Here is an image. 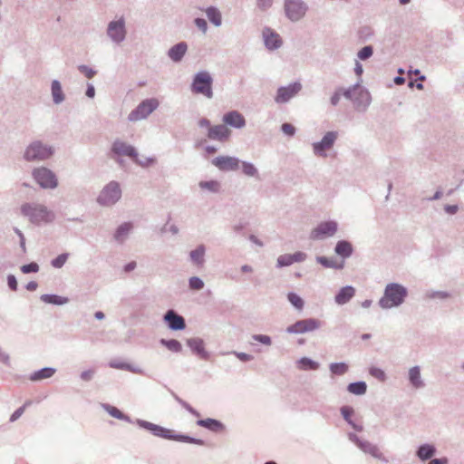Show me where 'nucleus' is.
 I'll return each instance as SVG.
<instances>
[{
    "instance_id": "43",
    "label": "nucleus",
    "mask_w": 464,
    "mask_h": 464,
    "mask_svg": "<svg viewBox=\"0 0 464 464\" xmlns=\"http://www.w3.org/2000/svg\"><path fill=\"white\" fill-rule=\"evenodd\" d=\"M369 372H370V374L372 377L376 378L377 380H379L381 382H383L385 380V373L382 369L377 368V367H371Z\"/></svg>"
},
{
    "instance_id": "58",
    "label": "nucleus",
    "mask_w": 464,
    "mask_h": 464,
    "mask_svg": "<svg viewBox=\"0 0 464 464\" xmlns=\"http://www.w3.org/2000/svg\"><path fill=\"white\" fill-rule=\"evenodd\" d=\"M94 372L92 370H87L82 372L81 378L83 381H90L93 376Z\"/></svg>"
},
{
    "instance_id": "32",
    "label": "nucleus",
    "mask_w": 464,
    "mask_h": 464,
    "mask_svg": "<svg viewBox=\"0 0 464 464\" xmlns=\"http://www.w3.org/2000/svg\"><path fill=\"white\" fill-rule=\"evenodd\" d=\"M409 378H410L411 383L415 388H420L422 386V382L420 380V372L419 367H412L411 369H410Z\"/></svg>"
},
{
    "instance_id": "7",
    "label": "nucleus",
    "mask_w": 464,
    "mask_h": 464,
    "mask_svg": "<svg viewBox=\"0 0 464 464\" xmlns=\"http://www.w3.org/2000/svg\"><path fill=\"white\" fill-rule=\"evenodd\" d=\"M158 106H159V102L156 99L145 100L136 108V110L132 111L130 113L129 120L130 121H136L145 119Z\"/></svg>"
},
{
    "instance_id": "22",
    "label": "nucleus",
    "mask_w": 464,
    "mask_h": 464,
    "mask_svg": "<svg viewBox=\"0 0 464 464\" xmlns=\"http://www.w3.org/2000/svg\"><path fill=\"white\" fill-rule=\"evenodd\" d=\"M355 294V289L353 286L343 287L335 295V302L338 304H344L350 301Z\"/></svg>"
},
{
    "instance_id": "44",
    "label": "nucleus",
    "mask_w": 464,
    "mask_h": 464,
    "mask_svg": "<svg viewBox=\"0 0 464 464\" xmlns=\"http://www.w3.org/2000/svg\"><path fill=\"white\" fill-rule=\"evenodd\" d=\"M68 257L67 254H61L52 261V266L55 268H61L66 262Z\"/></svg>"
},
{
    "instance_id": "40",
    "label": "nucleus",
    "mask_w": 464,
    "mask_h": 464,
    "mask_svg": "<svg viewBox=\"0 0 464 464\" xmlns=\"http://www.w3.org/2000/svg\"><path fill=\"white\" fill-rule=\"evenodd\" d=\"M199 187L202 189H207L211 192H217L219 189V183L216 180L201 181L199 182Z\"/></svg>"
},
{
    "instance_id": "37",
    "label": "nucleus",
    "mask_w": 464,
    "mask_h": 464,
    "mask_svg": "<svg viewBox=\"0 0 464 464\" xmlns=\"http://www.w3.org/2000/svg\"><path fill=\"white\" fill-rule=\"evenodd\" d=\"M102 408L112 417L118 420H125L127 417L116 407L110 404H103Z\"/></svg>"
},
{
    "instance_id": "64",
    "label": "nucleus",
    "mask_w": 464,
    "mask_h": 464,
    "mask_svg": "<svg viewBox=\"0 0 464 464\" xmlns=\"http://www.w3.org/2000/svg\"><path fill=\"white\" fill-rule=\"evenodd\" d=\"M340 100V95L338 93H334L331 98V102L333 105H336Z\"/></svg>"
},
{
    "instance_id": "20",
    "label": "nucleus",
    "mask_w": 464,
    "mask_h": 464,
    "mask_svg": "<svg viewBox=\"0 0 464 464\" xmlns=\"http://www.w3.org/2000/svg\"><path fill=\"white\" fill-rule=\"evenodd\" d=\"M223 121L235 128H241L245 125L246 121L242 114L238 111H233L224 115Z\"/></svg>"
},
{
    "instance_id": "33",
    "label": "nucleus",
    "mask_w": 464,
    "mask_h": 464,
    "mask_svg": "<svg viewBox=\"0 0 464 464\" xmlns=\"http://www.w3.org/2000/svg\"><path fill=\"white\" fill-rule=\"evenodd\" d=\"M52 94L55 103H59L63 100V93L61 84L56 80L52 82Z\"/></svg>"
},
{
    "instance_id": "39",
    "label": "nucleus",
    "mask_w": 464,
    "mask_h": 464,
    "mask_svg": "<svg viewBox=\"0 0 464 464\" xmlns=\"http://www.w3.org/2000/svg\"><path fill=\"white\" fill-rule=\"evenodd\" d=\"M161 343L163 345H165L169 350H170L172 352H175V353L180 352L181 348H182L180 343L179 341H177V340H174V339L168 340V341L162 339L161 340Z\"/></svg>"
},
{
    "instance_id": "35",
    "label": "nucleus",
    "mask_w": 464,
    "mask_h": 464,
    "mask_svg": "<svg viewBox=\"0 0 464 464\" xmlns=\"http://www.w3.org/2000/svg\"><path fill=\"white\" fill-rule=\"evenodd\" d=\"M208 18L215 25L218 26L221 24V14L219 11L215 7H209L206 10Z\"/></svg>"
},
{
    "instance_id": "6",
    "label": "nucleus",
    "mask_w": 464,
    "mask_h": 464,
    "mask_svg": "<svg viewBox=\"0 0 464 464\" xmlns=\"http://www.w3.org/2000/svg\"><path fill=\"white\" fill-rule=\"evenodd\" d=\"M151 430H153L155 435L164 438V439L183 441V442L195 443V444H199V445L203 444V441L200 440L193 439L187 435L176 434L174 430L165 429L160 426L152 425Z\"/></svg>"
},
{
    "instance_id": "63",
    "label": "nucleus",
    "mask_w": 464,
    "mask_h": 464,
    "mask_svg": "<svg viewBox=\"0 0 464 464\" xmlns=\"http://www.w3.org/2000/svg\"><path fill=\"white\" fill-rule=\"evenodd\" d=\"M318 261L323 264L324 266H333L334 265L332 263H330L327 258L325 257H319L318 258Z\"/></svg>"
},
{
    "instance_id": "27",
    "label": "nucleus",
    "mask_w": 464,
    "mask_h": 464,
    "mask_svg": "<svg viewBox=\"0 0 464 464\" xmlns=\"http://www.w3.org/2000/svg\"><path fill=\"white\" fill-rule=\"evenodd\" d=\"M335 252L342 257H348L352 255L353 246L347 241H339L335 246Z\"/></svg>"
},
{
    "instance_id": "24",
    "label": "nucleus",
    "mask_w": 464,
    "mask_h": 464,
    "mask_svg": "<svg viewBox=\"0 0 464 464\" xmlns=\"http://www.w3.org/2000/svg\"><path fill=\"white\" fill-rule=\"evenodd\" d=\"M187 51V44L179 43L169 51V56L175 62L179 61Z\"/></svg>"
},
{
    "instance_id": "41",
    "label": "nucleus",
    "mask_w": 464,
    "mask_h": 464,
    "mask_svg": "<svg viewBox=\"0 0 464 464\" xmlns=\"http://www.w3.org/2000/svg\"><path fill=\"white\" fill-rule=\"evenodd\" d=\"M288 300L295 308H297L299 310L303 309V307H304V301L296 294L289 293L288 294Z\"/></svg>"
},
{
    "instance_id": "31",
    "label": "nucleus",
    "mask_w": 464,
    "mask_h": 464,
    "mask_svg": "<svg viewBox=\"0 0 464 464\" xmlns=\"http://www.w3.org/2000/svg\"><path fill=\"white\" fill-rule=\"evenodd\" d=\"M367 385L364 382L350 383L347 387L349 392L355 395H362L366 392Z\"/></svg>"
},
{
    "instance_id": "23",
    "label": "nucleus",
    "mask_w": 464,
    "mask_h": 464,
    "mask_svg": "<svg viewBox=\"0 0 464 464\" xmlns=\"http://www.w3.org/2000/svg\"><path fill=\"white\" fill-rule=\"evenodd\" d=\"M197 424L215 432H220L224 430V425L220 421L214 419L208 418L206 420H199L197 421Z\"/></svg>"
},
{
    "instance_id": "60",
    "label": "nucleus",
    "mask_w": 464,
    "mask_h": 464,
    "mask_svg": "<svg viewBox=\"0 0 464 464\" xmlns=\"http://www.w3.org/2000/svg\"><path fill=\"white\" fill-rule=\"evenodd\" d=\"M94 94H95L94 87L92 85H89L87 88V91H86V95L90 98H92V97H94Z\"/></svg>"
},
{
    "instance_id": "38",
    "label": "nucleus",
    "mask_w": 464,
    "mask_h": 464,
    "mask_svg": "<svg viewBox=\"0 0 464 464\" xmlns=\"http://www.w3.org/2000/svg\"><path fill=\"white\" fill-rule=\"evenodd\" d=\"M132 226L130 223H124L117 229L115 233V238L118 241H122L125 236L130 232Z\"/></svg>"
},
{
    "instance_id": "14",
    "label": "nucleus",
    "mask_w": 464,
    "mask_h": 464,
    "mask_svg": "<svg viewBox=\"0 0 464 464\" xmlns=\"http://www.w3.org/2000/svg\"><path fill=\"white\" fill-rule=\"evenodd\" d=\"M213 164L220 170H235L238 169L239 160L233 157L220 156L213 160Z\"/></svg>"
},
{
    "instance_id": "26",
    "label": "nucleus",
    "mask_w": 464,
    "mask_h": 464,
    "mask_svg": "<svg viewBox=\"0 0 464 464\" xmlns=\"http://www.w3.org/2000/svg\"><path fill=\"white\" fill-rule=\"evenodd\" d=\"M358 445L365 453H368L376 459H382V454L376 445L367 441L360 442Z\"/></svg>"
},
{
    "instance_id": "1",
    "label": "nucleus",
    "mask_w": 464,
    "mask_h": 464,
    "mask_svg": "<svg viewBox=\"0 0 464 464\" xmlns=\"http://www.w3.org/2000/svg\"><path fill=\"white\" fill-rule=\"evenodd\" d=\"M23 215L35 224L48 223L54 219V214L45 206L35 203H26L21 207Z\"/></svg>"
},
{
    "instance_id": "18",
    "label": "nucleus",
    "mask_w": 464,
    "mask_h": 464,
    "mask_svg": "<svg viewBox=\"0 0 464 464\" xmlns=\"http://www.w3.org/2000/svg\"><path fill=\"white\" fill-rule=\"evenodd\" d=\"M306 255L303 252H296L295 254L281 255L277 258V266L279 267L287 266L296 262H302L305 259Z\"/></svg>"
},
{
    "instance_id": "17",
    "label": "nucleus",
    "mask_w": 464,
    "mask_h": 464,
    "mask_svg": "<svg viewBox=\"0 0 464 464\" xmlns=\"http://www.w3.org/2000/svg\"><path fill=\"white\" fill-rule=\"evenodd\" d=\"M230 130L225 125H215L209 127L208 137L210 140L224 141L228 139Z\"/></svg>"
},
{
    "instance_id": "5",
    "label": "nucleus",
    "mask_w": 464,
    "mask_h": 464,
    "mask_svg": "<svg viewBox=\"0 0 464 464\" xmlns=\"http://www.w3.org/2000/svg\"><path fill=\"white\" fill-rule=\"evenodd\" d=\"M33 177L37 184L43 188H54L57 187L55 175L46 168H37L33 171Z\"/></svg>"
},
{
    "instance_id": "2",
    "label": "nucleus",
    "mask_w": 464,
    "mask_h": 464,
    "mask_svg": "<svg viewBox=\"0 0 464 464\" xmlns=\"http://www.w3.org/2000/svg\"><path fill=\"white\" fill-rule=\"evenodd\" d=\"M406 295L407 290L405 287L399 284H389L379 304L382 308H392L400 305Z\"/></svg>"
},
{
    "instance_id": "55",
    "label": "nucleus",
    "mask_w": 464,
    "mask_h": 464,
    "mask_svg": "<svg viewBox=\"0 0 464 464\" xmlns=\"http://www.w3.org/2000/svg\"><path fill=\"white\" fill-rule=\"evenodd\" d=\"M195 24L203 33H206V31H207V22L204 19L197 18L195 20Z\"/></svg>"
},
{
    "instance_id": "62",
    "label": "nucleus",
    "mask_w": 464,
    "mask_h": 464,
    "mask_svg": "<svg viewBox=\"0 0 464 464\" xmlns=\"http://www.w3.org/2000/svg\"><path fill=\"white\" fill-rule=\"evenodd\" d=\"M198 124L200 127H205V128H208V130H209V127H211L209 121L207 119H201L199 121Z\"/></svg>"
},
{
    "instance_id": "51",
    "label": "nucleus",
    "mask_w": 464,
    "mask_h": 464,
    "mask_svg": "<svg viewBox=\"0 0 464 464\" xmlns=\"http://www.w3.org/2000/svg\"><path fill=\"white\" fill-rule=\"evenodd\" d=\"M29 404V402H26L24 406L18 408L12 415H11V418H10V420L11 421H14L16 420L18 418H20L22 416V414L24 413V410H25V407Z\"/></svg>"
},
{
    "instance_id": "52",
    "label": "nucleus",
    "mask_w": 464,
    "mask_h": 464,
    "mask_svg": "<svg viewBox=\"0 0 464 464\" xmlns=\"http://www.w3.org/2000/svg\"><path fill=\"white\" fill-rule=\"evenodd\" d=\"M79 70H80L82 73H84V75H85L87 78H89V79L92 78V77L94 76V74H95V72H94L92 69H91V68H89V67H87V66H85V65H81V66H79Z\"/></svg>"
},
{
    "instance_id": "11",
    "label": "nucleus",
    "mask_w": 464,
    "mask_h": 464,
    "mask_svg": "<svg viewBox=\"0 0 464 464\" xmlns=\"http://www.w3.org/2000/svg\"><path fill=\"white\" fill-rule=\"evenodd\" d=\"M337 138V133L334 131L327 132L320 142L314 144V152L317 156L325 157V151L330 150L335 140Z\"/></svg>"
},
{
    "instance_id": "45",
    "label": "nucleus",
    "mask_w": 464,
    "mask_h": 464,
    "mask_svg": "<svg viewBox=\"0 0 464 464\" xmlns=\"http://www.w3.org/2000/svg\"><path fill=\"white\" fill-rule=\"evenodd\" d=\"M189 287L193 290H200L204 287V283L200 278L194 276L189 279Z\"/></svg>"
},
{
    "instance_id": "34",
    "label": "nucleus",
    "mask_w": 464,
    "mask_h": 464,
    "mask_svg": "<svg viewBox=\"0 0 464 464\" xmlns=\"http://www.w3.org/2000/svg\"><path fill=\"white\" fill-rule=\"evenodd\" d=\"M297 366L300 370H316L319 364L309 358L304 357L297 362Z\"/></svg>"
},
{
    "instance_id": "15",
    "label": "nucleus",
    "mask_w": 464,
    "mask_h": 464,
    "mask_svg": "<svg viewBox=\"0 0 464 464\" xmlns=\"http://www.w3.org/2000/svg\"><path fill=\"white\" fill-rule=\"evenodd\" d=\"M112 150L119 156H128L133 160L138 161L135 149L123 141L116 140L112 145Z\"/></svg>"
},
{
    "instance_id": "3",
    "label": "nucleus",
    "mask_w": 464,
    "mask_h": 464,
    "mask_svg": "<svg viewBox=\"0 0 464 464\" xmlns=\"http://www.w3.org/2000/svg\"><path fill=\"white\" fill-rule=\"evenodd\" d=\"M212 77L208 72H200L196 74L191 85V91L195 94H202L207 98H212Z\"/></svg>"
},
{
    "instance_id": "16",
    "label": "nucleus",
    "mask_w": 464,
    "mask_h": 464,
    "mask_svg": "<svg viewBox=\"0 0 464 464\" xmlns=\"http://www.w3.org/2000/svg\"><path fill=\"white\" fill-rule=\"evenodd\" d=\"M108 34L115 42L122 41L125 37L123 20L111 22L108 26Z\"/></svg>"
},
{
    "instance_id": "19",
    "label": "nucleus",
    "mask_w": 464,
    "mask_h": 464,
    "mask_svg": "<svg viewBox=\"0 0 464 464\" xmlns=\"http://www.w3.org/2000/svg\"><path fill=\"white\" fill-rule=\"evenodd\" d=\"M164 318L172 330H182L186 326L183 317L178 315L172 310L169 311Z\"/></svg>"
},
{
    "instance_id": "12",
    "label": "nucleus",
    "mask_w": 464,
    "mask_h": 464,
    "mask_svg": "<svg viewBox=\"0 0 464 464\" xmlns=\"http://www.w3.org/2000/svg\"><path fill=\"white\" fill-rule=\"evenodd\" d=\"M304 12L305 7L300 0H285V13L291 20H299Z\"/></svg>"
},
{
    "instance_id": "8",
    "label": "nucleus",
    "mask_w": 464,
    "mask_h": 464,
    "mask_svg": "<svg viewBox=\"0 0 464 464\" xmlns=\"http://www.w3.org/2000/svg\"><path fill=\"white\" fill-rule=\"evenodd\" d=\"M321 326V322L318 319L308 318L299 320L294 324L289 325L286 328L288 334H305L313 332Z\"/></svg>"
},
{
    "instance_id": "28",
    "label": "nucleus",
    "mask_w": 464,
    "mask_h": 464,
    "mask_svg": "<svg viewBox=\"0 0 464 464\" xmlns=\"http://www.w3.org/2000/svg\"><path fill=\"white\" fill-rule=\"evenodd\" d=\"M341 412H342V415L343 417L344 418V420L349 422V424L352 425V427L356 430H362V427L361 425H357L355 424L353 420H352V416L353 415L354 413V411L352 407H349V406H343L342 407L341 409Z\"/></svg>"
},
{
    "instance_id": "59",
    "label": "nucleus",
    "mask_w": 464,
    "mask_h": 464,
    "mask_svg": "<svg viewBox=\"0 0 464 464\" xmlns=\"http://www.w3.org/2000/svg\"><path fill=\"white\" fill-rule=\"evenodd\" d=\"M236 355L238 359L243 362H247L253 359V356L244 353H236Z\"/></svg>"
},
{
    "instance_id": "53",
    "label": "nucleus",
    "mask_w": 464,
    "mask_h": 464,
    "mask_svg": "<svg viewBox=\"0 0 464 464\" xmlns=\"http://www.w3.org/2000/svg\"><path fill=\"white\" fill-rule=\"evenodd\" d=\"M110 366L115 369H125L130 371V366L124 362H111Z\"/></svg>"
},
{
    "instance_id": "50",
    "label": "nucleus",
    "mask_w": 464,
    "mask_h": 464,
    "mask_svg": "<svg viewBox=\"0 0 464 464\" xmlns=\"http://www.w3.org/2000/svg\"><path fill=\"white\" fill-rule=\"evenodd\" d=\"M282 131L288 136H293L295 132V128L290 123H284L282 125Z\"/></svg>"
},
{
    "instance_id": "9",
    "label": "nucleus",
    "mask_w": 464,
    "mask_h": 464,
    "mask_svg": "<svg viewBox=\"0 0 464 464\" xmlns=\"http://www.w3.org/2000/svg\"><path fill=\"white\" fill-rule=\"evenodd\" d=\"M121 194V192L119 184L116 182H111L101 192L98 201L102 205L110 206L119 200Z\"/></svg>"
},
{
    "instance_id": "4",
    "label": "nucleus",
    "mask_w": 464,
    "mask_h": 464,
    "mask_svg": "<svg viewBox=\"0 0 464 464\" xmlns=\"http://www.w3.org/2000/svg\"><path fill=\"white\" fill-rule=\"evenodd\" d=\"M53 155L51 147L44 145L40 141L30 144L24 152V159L28 161L44 160Z\"/></svg>"
},
{
    "instance_id": "47",
    "label": "nucleus",
    "mask_w": 464,
    "mask_h": 464,
    "mask_svg": "<svg viewBox=\"0 0 464 464\" xmlns=\"http://www.w3.org/2000/svg\"><path fill=\"white\" fill-rule=\"evenodd\" d=\"M188 345L198 353L204 351L203 343L201 340L192 339L188 342Z\"/></svg>"
},
{
    "instance_id": "30",
    "label": "nucleus",
    "mask_w": 464,
    "mask_h": 464,
    "mask_svg": "<svg viewBox=\"0 0 464 464\" xmlns=\"http://www.w3.org/2000/svg\"><path fill=\"white\" fill-rule=\"evenodd\" d=\"M435 453V448L432 445L425 444L420 447L417 455L422 459L426 460L430 459Z\"/></svg>"
},
{
    "instance_id": "25",
    "label": "nucleus",
    "mask_w": 464,
    "mask_h": 464,
    "mask_svg": "<svg viewBox=\"0 0 464 464\" xmlns=\"http://www.w3.org/2000/svg\"><path fill=\"white\" fill-rule=\"evenodd\" d=\"M54 372H55V370L53 368H49V367L44 368V369H41L39 371L33 372L30 375L29 379L32 382H37V381H41V380L52 377L54 374Z\"/></svg>"
},
{
    "instance_id": "56",
    "label": "nucleus",
    "mask_w": 464,
    "mask_h": 464,
    "mask_svg": "<svg viewBox=\"0 0 464 464\" xmlns=\"http://www.w3.org/2000/svg\"><path fill=\"white\" fill-rule=\"evenodd\" d=\"M7 283H8L9 287L13 291H15L17 289V281L14 276H12V275L8 276Z\"/></svg>"
},
{
    "instance_id": "57",
    "label": "nucleus",
    "mask_w": 464,
    "mask_h": 464,
    "mask_svg": "<svg viewBox=\"0 0 464 464\" xmlns=\"http://www.w3.org/2000/svg\"><path fill=\"white\" fill-rule=\"evenodd\" d=\"M273 0H257V5L262 10H266L272 5Z\"/></svg>"
},
{
    "instance_id": "21",
    "label": "nucleus",
    "mask_w": 464,
    "mask_h": 464,
    "mask_svg": "<svg viewBox=\"0 0 464 464\" xmlns=\"http://www.w3.org/2000/svg\"><path fill=\"white\" fill-rule=\"evenodd\" d=\"M265 44L269 49H276L282 44L279 34H276L270 29H266L263 33Z\"/></svg>"
},
{
    "instance_id": "46",
    "label": "nucleus",
    "mask_w": 464,
    "mask_h": 464,
    "mask_svg": "<svg viewBox=\"0 0 464 464\" xmlns=\"http://www.w3.org/2000/svg\"><path fill=\"white\" fill-rule=\"evenodd\" d=\"M242 169H243V172L247 176H255L257 173V170L254 167V165L251 163H247V162H243Z\"/></svg>"
},
{
    "instance_id": "54",
    "label": "nucleus",
    "mask_w": 464,
    "mask_h": 464,
    "mask_svg": "<svg viewBox=\"0 0 464 464\" xmlns=\"http://www.w3.org/2000/svg\"><path fill=\"white\" fill-rule=\"evenodd\" d=\"M254 339L264 343V344H266V345H269L271 343V339L267 335H262V334L255 335Z\"/></svg>"
},
{
    "instance_id": "42",
    "label": "nucleus",
    "mask_w": 464,
    "mask_h": 464,
    "mask_svg": "<svg viewBox=\"0 0 464 464\" xmlns=\"http://www.w3.org/2000/svg\"><path fill=\"white\" fill-rule=\"evenodd\" d=\"M330 369L333 373L342 375L347 372L348 366L343 362L332 363Z\"/></svg>"
},
{
    "instance_id": "48",
    "label": "nucleus",
    "mask_w": 464,
    "mask_h": 464,
    "mask_svg": "<svg viewBox=\"0 0 464 464\" xmlns=\"http://www.w3.org/2000/svg\"><path fill=\"white\" fill-rule=\"evenodd\" d=\"M372 55V46H365L363 47L359 53H358V57L361 59V60H366L368 59L369 57H371Z\"/></svg>"
},
{
    "instance_id": "13",
    "label": "nucleus",
    "mask_w": 464,
    "mask_h": 464,
    "mask_svg": "<svg viewBox=\"0 0 464 464\" xmlns=\"http://www.w3.org/2000/svg\"><path fill=\"white\" fill-rule=\"evenodd\" d=\"M301 90V84L298 82H295L290 84L287 87H281L277 91V94L276 97V102L277 103H284L288 102L292 97H294L298 92Z\"/></svg>"
},
{
    "instance_id": "61",
    "label": "nucleus",
    "mask_w": 464,
    "mask_h": 464,
    "mask_svg": "<svg viewBox=\"0 0 464 464\" xmlns=\"http://www.w3.org/2000/svg\"><path fill=\"white\" fill-rule=\"evenodd\" d=\"M136 267V262L132 261L127 264L124 267L125 272H130Z\"/></svg>"
},
{
    "instance_id": "29",
    "label": "nucleus",
    "mask_w": 464,
    "mask_h": 464,
    "mask_svg": "<svg viewBox=\"0 0 464 464\" xmlns=\"http://www.w3.org/2000/svg\"><path fill=\"white\" fill-rule=\"evenodd\" d=\"M41 300L46 304H64L68 303L67 297H63L57 295H43L41 296Z\"/></svg>"
},
{
    "instance_id": "10",
    "label": "nucleus",
    "mask_w": 464,
    "mask_h": 464,
    "mask_svg": "<svg viewBox=\"0 0 464 464\" xmlns=\"http://www.w3.org/2000/svg\"><path fill=\"white\" fill-rule=\"evenodd\" d=\"M337 230V225L334 222H324L315 227L310 235L314 240L323 239L327 237L333 236Z\"/></svg>"
},
{
    "instance_id": "49",
    "label": "nucleus",
    "mask_w": 464,
    "mask_h": 464,
    "mask_svg": "<svg viewBox=\"0 0 464 464\" xmlns=\"http://www.w3.org/2000/svg\"><path fill=\"white\" fill-rule=\"evenodd\" d=\"M39 270V266L36 263H30L21 267V271L24 274L35 273Z\"/></svg>"
},
{
    "instance_id": "36",
    "label": "nucleus",
    "mask_w": 464,
    "mask_h": 464,
    "mask_svg": "<svg viewBox=\"0 0 464 464\" xmlns=\"http://www.w3.org/2000/svg\"><path fill=\"white\" fill-rule=\"evenodd\" d=\"M204 254H205V248L200 246L197 247L195 250L191 251L190 257L191 260L197 264V265H202L204 261Z\"/></svg>"
}]
</instances>
